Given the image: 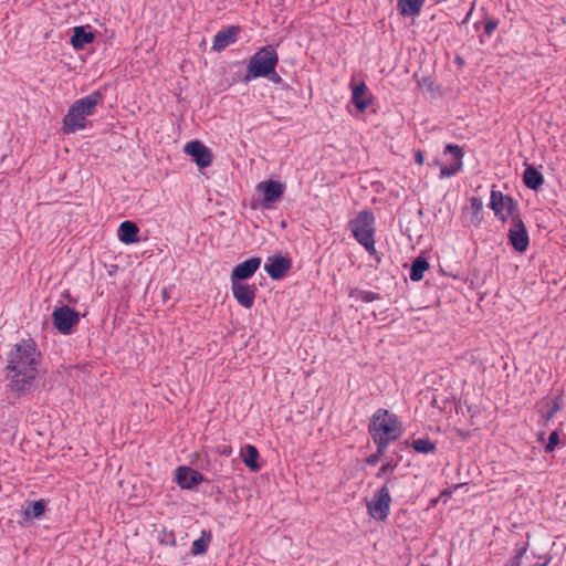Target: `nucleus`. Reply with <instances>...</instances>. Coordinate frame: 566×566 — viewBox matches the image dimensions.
Returning a JSON list of instances; mask_svg holds the SVG:
<instances>
[{
	"instance_id": "dca6fc26",
	"label": "nucleus",
	"mask_w": 566,
	"mask_h": 566,
	"mask_svg": "<svg viewBox=\"0 0 566 566\" xmlns=\"http://www.w3.org/2000/svg\"><path fill=\"white\" fill-rule=\"evenodd\" d=\"M239 33L240 27L238 25H231L217 32L213 38L212 50L217 52L223 51L227 46L237 42Z\"/></svg>"
},
{
	"instance_id": "f704fd0d",
	"label": "nucleus",
	"mask_w": 566,
	"mask_h": 566,
	"mask_svg": "<svg viewBox=\"0 0 566 566\" xmlns=\"http://www.w3.org/2000/svg\"><path fill=\"white\" fill-rule=\"evenodd\" d=\"M528 544L527 543H517L514 548V555L516 556V559H522L524 554L527 552Z\"/></svg>"
},
{
	"instance_id": "f3484780",
	"label": "nucleus",
	"mask_w": 566,
	"mask_h": 566,
	"mask_svg": "<svg viewBox=\"0 0 566 566\" xmlns=\"http://www.w3.org/2000/svg\"><path fill=\"white\" fill-rule=\"evenodd\" d=\"M261 258L254 256L238 264L231 273V281H243L250 279L260 268Z\"/></svg>"
},
{
	"instance_id": "7ed1b4c3",
	"label": "nucleus",
	"mask_w": 566,
	"mask_h": 566,
	"mask_svg": "<svg viewBox=\"0 0 566 566\" xmlns=\"http://www.w3.org/2000/svg\"><path fill=\"white\" fill-rule=\"evenodd\" d=\"M103 94L94 91L91 94L75 101L69 108L62 120V130L64 134H74L85 129L87 117L94 115L96 106L102 103Z\"/></svg>"
},
{
	"instance_id": "f8f14e48",
	"label": "nucleus",
	"mask_w": 566,
	"mask_h": 566,
	"mask_svg": "<svg viewBox=\"0 0 566 566\" xmlns=\"http://www.w3.org/2000/svg\"><path fill=\"white\" fill-rule=\"evenodd\" d=\"M444 154H450L452 156V163L450 165H442L440 167V179L450 178L457 175L463 166V149L454 144H448L444 149Z\"/></svg>"
},
{
	"instance_id": "cd10ccee",
	"label": "nucleus",
	"mask_w": 566,
	"mask_h": 566,
	"mask_svg": "<svg viewBox=\"0 0 566 566\" xmlns=\"http://www.w3.org/2000/svg\"><path fill=\"white\" fill-rule=\"evenodd\" d=\"M562 409V396H557L551 402L547 403V411L545 415L546 420H551Z\"/></svg>"
},
{
	"instance_id": "7c9ffc66",
	"label": "nucleus",
	"mask_w": 566,
	"mask_h": 566,
	"mask_svg": "<svg viewBox=\"0 0 566 566\" xmlns=\"http://www.w3.org/2000/svg\"><path fill=\"white\" fill-rule=\"evenodd\" d=\"M397 465V462H385L376 473V478L380 479L384 478L387 473H392L396 470Z\"/></svg>"
},
{
	"instance_id": "c9c22d12",
	"label": "nucleus",
	"mask_w": 566,
	"mask_h": 566,
	"mask_svg": "<svg viewBox=\"0 0 566 566\" xmlns=\"http://www.w3.org/2000/svg\"><path fill=\"white\" fill-rule=\"evenodd\" d=\"M266 78H269L271 82H273L274 84H282L283 83V78L281 77V75L275 71V69H273L272 73H270L269 75L265 76Z\"/></svg>"
},
{
	"instance_id": "39448f33",
	"label": "nucleus",
	"mask_w": 566,
	"mask_h": 566,
	"mask_svg": "<svg viewBox=\"0 0 566 566\" xmlns=\"http://www.w3.org/2000/svg\"><path fill=\"white\" fill-rule=\"evenodd\" d=\"M349 228L353 237L361 244L366 251L373 255L376 253L375 249V217L368 210H363L349 221Z\"/></svg>"
},
{
	"instance_id": "2eb2a0df",
	"label": "nucleus",
	"mask_w": 566,
	"mask_h": 566,
	"mask_svg": "<svg viewBox=\"0 0 566 566\" xmlns=\"http://www.w3.org/2000/svg\"><path fill=\"white\" fill-rule=\"evenodd\" d=\"M291 266V259L283 255L269 256L264 263V270L272 280H281Z\"/></svg>"
},
{
	"instance_id": "e433bc0d",
	"label": "nucleus",
	"mask_w": 566,
	"mask_h": 566,
	"mask_svg": "<svg viewBox=\"0 0 566 566\" xmlns=\"http://www.w3.org/2000/svg\"><path fill=\"white\" fill-rule=\"evenodd\" d=\"M415 160L417 164L419 165H422L423 164V160H424V155L421 150H418L416 154H415Z\"/></svg>"
},
{
	"instance_id": "4468645a",
	"label": "nucleus",
	"mask_w": 566,
	"mask_h": 566,
	"mask_svg": "<svg viewBox=\"0 0 566 566\" xmlns=\"http://www.w3.org/2000/svg\"><path fill=\"white\" fill-rule=\"evenodd\" d=\"M233 297L244 308H251L254 304L256 287L254 284H245L239 281H231Z\"/></svg>"
},
{
	"instance_id": "f03ea898",
	"label": "nucleus",
	"mask_w": 566,
	"mask_h": 566,
	"mask_svg": "<svg viewBox=\"0 0 566 566\" xmlns=\"http://www.w3.org/2000/svg\"><path fill=\"white\" fill-rule=\"evenodd\" d=\"M368 431L376 447L381 449L397 441L402 436L403 428L395 413L379 408L370 418Z\"/></svg>"
},
{
	"instance_id": "f257e3e1",
	"label": "nucleus",
	"mask_w": 566,
	"mask_h": 566,
	"mask_svg": "<svg viewBox=\"0 0 566 566\" xmlns=\"http://www.w3.org/2000/svg\"><path fill=\"white\" fill-rule=\"evenodd\" d=\"M40 365L41 353L33 339H22L17 343L6 358L7 388L17 397L33 391L36 387Z\"/></svg>"
},
{
	"instance_id": "a19ab883",
	"label": "nucleus",
	"mask_w": 566,
	"mask_h": 566,
	"mask_svg": "<svg viewBox=\"0 0 566 566\" xmlns=\"http://www.w3.org/2000/svg\"><path fill=\"white\" fill-rule=\"evenodd\" d=\"M470 15H471V11H469V13L467 14L464 21H467L468 19H470Z\"/></svg>"
},
{
	"instance_id": "aec40b11",
	"label": "nucleus",
	"mask_w": 566,
	"mask_h": 566,
	"mask_svg": "<svg viewBox=\"0 0 566 566\" xmlns=\"http://www.w3.org/2000/svg\"><path fill=\"white\" fill-rule=\"evenodd\" d=\"M426 0H398L397 10L402 17H417L420 14Z\"/></svg>"
},
{
	"instance_id": "412c9836",
	"label": "nucleus",
	"mask_w": 566,
	"mask_h": 566,
	"mask_svg": "<svg viewBox=\"0 0 566 566\" xmlns=\"http://www.w3.org/2000/svg\"><path fill=\"white\" fill-rule=\"evenodd\" d=\"M523 182L531 190H538L544 184V176L534 166H527L523 172Z\"/></svg>"
},
{
	"instance_id": "2f4dec72",
	"label": "nucleus",
	"mask_w": 566,
	"mask_h": 566,
	"mask_svg": "<svg viewBox=\"0 0 566 566\" xmlns=\"http://www.w3.org/2000/svg\"><path fill=\"white\" fill-rule=\"evenodd\" d=\"M361 302L370 303L380 298L378 293L371 291H359L357 296Z\"/></svg>"
},
{
	"instance_id": "4be33fe9",
	"label": "nucleus",
	"mask_w": 566,
	"mask_h": 566,
	"mask_svg": "<svg viewBox=\"0 0 566 566\" xmlns=\"http://www.w3.org/2000/svg\"><path fill=\"white\" fill-rule=\"evenodd\" d=\"M94 34L87 32L84 27H75L71 38V44L75 50H82L86 44L93 42Z\"/></svg>"
},
{
	"instance_id": "ea45409f",
	"label": "nucleus",
	"mask_w": 566,
	"mask_h": 566,
	"mask_svg": "<svg viewBox=\"0 0 566 566\" xmlns=\"http://www.w3.org/2000/svg\"><path fill=\"white\" fill-rule=\"evenodd\" d=\"M455 61H457V63H459V64H463V60H462V57H460V56H457V57H455Z\"/></svg>"
},
{
	"instance_id": "ddd939ff",
	"label": "nucleus",
	"mask_w": 566,
	"mask_h": 566,
	"mask_svg": "<svg viewBox=\"0 0 566 566\" xmlns=\"http://www.w3.org/2000/svg\"><path fill=\"white\" fill-rule=\"evenodd\" d=\"M175 481L184 490H192L205 481L203 475L197 470L181 465L175 471Z\"/></svg>"
},
{
	"instance_id": "1a4fd4ad",
	"label": "nucleus",
	"mask_w": 566,
	"mask_h": 566,
	"mask_svg": "<svg viewBox=\"0 0 566 566\" xmlns=\"http://www.w3.org/2000/svg\"><path fill=\"white\" fill-rule=\"evenodd\" d=\"M489 207L502 221H505L507 217H514L517 211V202L511 196L494 189L491 190Z\"/></svg>"
},
{
	"instance_id": "5701e85b",
	"label": "nucleus",
	"mask_w": 566,
	"mask_h": 566,
	"mask_svg": "<svg viewBox=\"0 0 566 566\" xmlns=\"http://www.w3.org/2000/svg\"><path fill=\"white\" fill-rule=\"evenodd\" d=\"M212 541V533L210 530H202L200 537L192 542L191 554L202 555L208 551V547Z\"/></svg>"
},
{
	"instance_id": "72a5a7b5",
	"label": "nucleus",
	"mask_w": 566,
	"mask_h": 566,
	"mask_svg": "<svg viewBox=\"0 0 566 566\" xmlns=\"http://www.w3.org/2000/svg\"><path fill=\"white\" fill-rule=\"evenodd\" d=\"M497 25H499V20L497 19L486 20L485 23H484V33L488 36H491L493 34V32L495 31V29L497 28Z\"/></svg>"
},
{
	"instance_id": "c756f323",
	"label": "nucleus",
	"mask_w": 566,
	"mask_h": 566,
	"mask_svg": "<svg viewBox=\"0 0 566 566\" xmlns=\"http://www.w3.org/2000/svg\"><path fill=\"white\" fill-rule=\"evenodd\" d=\"M559 443V433L558 431H553L549 437H548V441L545 446V452L546 453H552L556 447L558 446Z\"/></svg>"
},
{
	"instance_id": "423d86ee",
	"label": "nucleus",
	"mask_w": 566,
	"mask_h": 566,
	"mask_svg": "<svg viewBox=\"0 0 566 566\" xmlns=\"http://www.w3.org/2000/svg\"><path fill=\"white\" fill-rule=\"evenodd\" d=\"M392 481L391 476L386 478V483L378 489L373 499L367 502V510L370 517L384 522L390 513L391 496L388 484Z\"/></svg>"
},
{
	"instance_id": "bb28decb",
	"label": "nucleus",
	"mask_w": 566,
	"mask_h": 566,
	"mask_svg": "<svg viewBox=\"0 0 566 566\" xmlns=\"http://www.w3.org/2000/svg\"><path fill=\"white\" fill-rule=\"evenodd\" d=\"M411 448L422 454L433 453L437 449L436 443L432 442L429 438H419L411 442Z\"/></svg>"
},
{
	"instance_id": "a211bd4d",
	"label": "nucleus",
	"mask_w": 566,
	"mask_h": 566,
	"mask_svg": "<svg viewBox=\"0 0 566 566\" xmlns=\"http://www.w3.org/2000/svg\"><path fill=\"white\" fill-rule=\"evenodd\" d=\"M374 97L368 92L365 82H360L352 87V103L359 112H365L371 104Z\"/></svg>"
},
{
	"instance_id": "a878e982",
	"label": "nucleus",
	"mask_w": 566,
	"mask_h": 566,
	"mask_svg": "<svg viewBox=\"0 0 566 566\" xmlns=\"http://www.w3.org/2000/svg\"><path fill=\"white\" fill-rule=\"evenodd\" d=\"M429 269V263L424 258H417L410 269V280L419 282L423 279V273Z\"/></svg>"
},
{
	"instance_id": "9d476101",
	"label": "nucleus",
	"mask_w": 566,
	"mask_h": 566,
	"mask_svg": "<svg viewBox=\"0 0 566 566\" xmlns=\"http://www.w3.org/2000/svg\"><path fill=\"white\" fill-rule=\"evenodd\" d=\"M507 239L513 249L520 253L525 252L530 245V237L523 220L517 216L512 218V226Z\"/></svg>"
},
{
	"instance_id": "79ce46f5",
	"label": "nucleus",
	"mask_w": 566,
	"mask_h": 566,
	"mask_svg": "<svg viewBox=\"0 0 566 566\" xmlns=\"http://www.w3.org/2000/svg\"><path fill=\"white\" fill-rule=\"evenodd\" d=\"M543 439H544V432H542V433L539 434V440H543Z\"/></svg>"
},
{
	"instance_id": "473e14b6",
	"label": "nucleus",
	"mask_w": 566,
	"mask_h": 566,
	"mask_svg": "<svg viewBox=\"0 0 566 566\" xmlns=\"http://www.w3.org/2000/svg\"><path fill=\"white\" fill-rule=\"evenodd\" d=\"M386 449L387 448L379 449V447H377V451L366 458V463L369 465H376L379 462L381 455L385 453Z\"/></svg>"
},
{
	"instance_id": "9b49d317",
	"label": "nucleus",
	"mask_w": 566,
	"mask_h": 566,
	"mask_svg": "<svg viewBox=\"0 0 566 566\" xmlns=\"http://www.w3.org/2000/svg\"><path fill=\"white\" fill-rule=\"evenodd\" d=\"M185 153L192 157L199 168L209 167L213 159L211 150L197 139L185 145Z\"/></svg>"
},
{
	"instance_id": "6e6552de",
	"label": "nucleus",
	"mask_w": 566,
	"mask_h": 566,
	"mask_svg": "<svg viewBox=\"0 0 566 566\" xmlns=\"http://www.w3.org/2000/svg\"><path fill=\"white\" fill-rule=\"evenodd\" d=\"M53 326L63 335L71 334L74 326L80 322V313L70 307L69 305H62L55 307L52 313Z\"/></svg>"
},
{
	"instance_id": "c85d7f7f",
	"label": "nucleus",
	"mask_w": 566,
	"mask_h": 566,
	"mask_svg": "<svg viewBox=\"0 0 566 566\" xmlns=\"http://www.w3.org/2000/svg\"><path fill=\"white\" fill-rule=\"evenodd\" d=\"M470 207L473 211V222L475 224H479L481 219L479 218V213L483 208L482 200L478 197H472L470 200Z\"/></svg>"
},
{
	"instance_id": "6ab92c4d",
	"label": "nucleus",
	"mask_w": 566,
	"mask_h": 566,
	"mask_svg": "<svg viewBox=\"0 0 566 566\" xmlns=\"http://www.w3.org/2000/svg\"><path fill=\"white\" fill-rule=\"evenodd\" d=\"M139 229L137 224L133 221H124L119 224L118 228V239L125 244H133L139 241Z\"/></svg>"
},
{
	"instance_id": "58836bf2",
	"label": "nucleus",
	"mask_w": 566,
	"mask_h": 566,
	"mask_svg": "<svg viewBox=\"0 0 566 566\" xmlns=\"http://www.w3.org/2000/svg\"><path fill=\"white\" fill-rule=\"evenodd\" d=\"M221 454L230 455L231 454V448L230 447H224L223 450L221 451Z\"/></svg>"
},
{
	"instance_id": "20e7f679",
	"label": "nucleus",
	"mask_w": 566,
	"mask_h": 566,
	"mask_svg": "<svg viewBox=\"0 0 566 566\" xmlns=\"http://www.w3.org/2000/svg\"><path fill=\"white\" fill-rule=\"evenodd\" d=\"M279 63V55L274 45H265L259 49L249 60L243 81L250 82L272 73Z\"/></svg>"
},
{
	"instance_id": "b1692460",
	"label": "nucleus",
	"mask_w": 566,
	"mask_h": 566,
	"mask_svg": "<svg viewBox=\"0 0 566 566\" xmlns=\"http://www.w3.org/2000/svg\"><path fill=\"white\" fill-rule=\"evenodd\" d=\"M46 510V501L41 499L35 502H28L23 507L25 518H40Z\"/></svg>"
},
{
	"instance_id": "4c0bfd02",
	"label": "nucleus",
	"mask_w": 566,
	"mask_h": 566,
	"mask_svg": "<svg viewBox=\"0 0 566 566\" xmlns=\"http://www.w3.org/2000/svg\"><path fill=\"white\" fill-rule=\"evenodd\" d=\"M521 559H516V556L514 555L511 559V566H520Z\"/></svg>"
},
{
	"instance_id": "0eeeda50",
	"label": "nucleus",
	"mask_w": 566,
	"mask_h": 566,
	"mask_svg": "<svg viewBox=\"0 0 566 566\" xmlns=\"http://www.w3.org/2000/svg\"><path fill=\"white\" fill-rule=\"evenodd\" d=\"M286 187L279 180H264L256 185V190L262 195L260 206L262 209L269 210L279 202L284 195Z\"/></svg>"
},
{
	"instance_id": "393cba45",
	"label": "nucleus",
	"mask_w": 566,
	"mask_h": 566,
	"mask_svg": "<svg viewBox=\"0 0 566 566\" xmlns=\"http://www.w3.org/2000/svg\"><path fill=\"white\" fill-rule=\"evenodd\" d=\"M259 451L252 444H247L244 448V452L242 454V461L251 471L260 470V464L258 462Z\"/></svg>"
}]
</instances>
